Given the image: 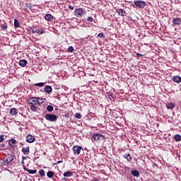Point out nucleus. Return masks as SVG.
Returning a JSON list of instances; mask_svg holds the SVG:
<instances>
[{
	"label": "nucleus",
	"instance_id": "1",
	"mask_svg": "<svg viewBox=\"0 0 181 181\" xmlns=\"http://www.w3.org/2000/svg\"><path fill=\"white\" fill-rule=\"evenodd\" d=\"M93 138L94 141L98 142V144H100V142H103V141L105 142L106 139L105 136L101 134H97V133L93 134Z\"/></svg>",
	"mask_w": 181,
	"mask_h": 181
},
{
	"label": "nucleus",
	"instance_id": "2",
	"mask_svg": "<svg viewBox=\"0 0 181 181\" xmlns=\"http://www.w3.org/2000/svg\"><path fill=\"white\" fill-rule=\"evenodd\" d=\"M45 119L50 121V122H56L57 121V115L53 114H46Z\"/></svg>",
	"mask_w": 181,
	"mask_h": 181
},
{
	"label": "nucleus",
	"instance_id": "3",
	"mask_svg": "<svg viewBox=\"0 0 181 181\" xmlns=\"http://www.w3.org/2000/svg\"><path fill=\"white\" fill-rule=\"evenodd\" d=\"M84 9L82 8H76L74 10V15L75 16H77V18H81L83 15H84Z\"/></svg>",
	"mask_w": 181,
	"mask_h": 181
},
{
	"label": "nucleus",
	"instance_id": "4",
	"mask_svg": "<svg viewBox=\"0 0 181 181\" xmlns=\"http://www.w3.org/2000/svg\"><path fill=\"white\" fill-rule=\"evenodd\" d=\"M81 149H83V147L80 146H75L72 148V151L74 153V155H76L78 156V155H80V152H81Z\"/></svg>",
	"mask_w": 181,
	"mask_h": 181
},
{
	"label": "nucleus",
	"instance_id": "5",
	"mask_svg": "<svg viewBox=\"0 0 181 181\" xmlns=\"http://www.w3.org/2000/svg\"><path fill=\"white\" fill-rule=\"evenodd\" d=\"M134 5H136V6L137 8L142 9V8H145V1L136 0V1H134Z\"/></svg>",
	"mask_w": 181,
	"mask_h": 181
},
{
	"label": "nucleus",
	"instance_id": "6",
	"mask_svg": "<svg viewBox=\"0 0 181 181\" xmlns=\"http://www.w3.org/2000/svg\"><path fill=\"white\" fill-rule=\"evenodd\" d=\"M26 104H30V105H36V97H32L28 98L26 100Z\"/></svg>",
	"mask_w": 181,
	"mask_h": 181
},
{
	"label": "nucleus",
	"instance_id": "7",
	"mask_svg": "<svg viewBox=\"0 0 181 181\" xmlns=\"http://www.w3.org/2000/svg\"><path fill=\"white\" fill-rule=\"evenodd\" d=\"M13 159H15V156L12 154H7L5 160L6 163L10 165L11 162H13Z\"/></svg>",
	"mask_w": 181,
	"mask_h": 181
},
{
	"label": "nucleus",
	"instance_id": "8",
	"mask_svg": "<svg viewBox=\"0 0 181 181\" xmlns=\"http://www.w3.org/2000/svg\"><path fill=\"white\" fill-rule=\"evenodd\" d=\"M9 166V164L6 161L5 159H1L0 160V168H2L3 169H8Z\"/></svg>",
	"mask_w": 181,
	"mask_h": 181
},
{
	"label": "nucleus",
	"instance_id": "9",
	"mask_svg": "<svg viewBox=\"0 0 181 181\" xmlns=\"http://www.w3.org/2000/svg\"><path fill=\"white\" fill-rule=\"evenodd\" d=\"M35 136L32 135H28L26 136V142H28V144H33V142H35Z\"/></svg>",
	"mask_w": 181,
	"mask_h": 181
},
{
	"label": "nucleus",
	"instance_id": "10",
	"mask_svg": "<svg viewBox=\"0 0 181 181\" xmlns=\"http://www.w3.org/2000/svg\"><path fill=\"white\" fill-rule=\"evenodd\" d=\"M173 81H174V83H177V84H179V83H181V77L179 76H174L172 78Z\"/></svg>",
	"mask_w": 181,
	"mask_h": 181
},
{
	"label": "nucleus",
	"instance_id": "11",
	"mask_svg": "<svg viewBox=\"0 0 181 181\" xmlns=\"http://www.w3.org/2000/svg\"><path fill=\"white\" fill-rule=\"evenodd\" d=\"M18 64L21 67H26V64H28V61L26 59H21Z\"/></svg>",
	"mask_w": 181,
	"mask_h": 181
},
{
	"label": "nucleus",
	"instance_id": "12",
	"mask_svg": "<svg viewBox=\"0 0 181 181\" xmlns=\"http://www.w3.org/2000/svg\"><path fill=\"white\" fill-rule=\"evenodd\" d=\"M173 23H174V25L179 26L180 25H181V20L179 18H175L173 19Z\"/></svg>",
	"mask_w": 181,
	"mask_h": 181
},
{
	"label": "nucleus",
	"instance_id": "13",
	"mask_svg": "<svg viewBox=\"0 0 181 181\" xmlns=\"http://www.w3.org/2000/svg\"><path fill=\"white\" fill-rule=\"evenodd\" d=\"M22 152L24 155H29V153H30V150L29 147H23L22 148Z\"/></svg>",
	"mask_w": 181,
	"mask_h": 181
},
{
	"label": "nucleus",
	"instance_id": "14",
	"mask_svg": "<svg viewBox=\"0 0 181 181\" xmlns=\"http://www.w3.org/2000/svg\"><path fill=\"white\" fill-rule=\"evenodd\" d=\"M117 13H119V15L120 16H125V13H127V11H125V10L122 9V8H119L117 10Z\"/></svg>",
	"mask_w": 181,
	"mask_h": 181
},
{
	"label": "nucleus",
	"instance_id": "15",
	"mask_svg": "<svg viewBox=\"0 0 181 181\" xmlns=\"http://www.w3.org/2000/svg\"><path fill=\"white\" fill-rule=\"evenodd\" d=\"M131 173L132 176H134L135 177H139V176H141V175L139 174V171L136 170H132Z\"/></svg>",
	"mask_w": 181,
	"mask_h": 181
},
{
	"label": "nucleus",
	"instance_id": "16",
	"mask_svg": "<svg viewBox=\"0 0 181 181\" xmlns=\"http://www.w3.org/2000/svg\"><path fill=\"white\" fill-rule=\"evenodd\" d=\"M53 88H52V86H46L45 87V93H47L48 94H50L52 93Z\"/></svg>",
	"mask_w": 181,
	"mask_h": 181
},
{
	"label": "nucleus",
	"instance_id": "17",
	"mask_svg": "<svg viewBox=\"0 0 181 181\" xmlns=\"http://www.w3.org/2000/svg\"><path fill=\"white\" fill-rule=\"evenodd\" d=\"M35 103L38 104V105H42V104H43V98L35 97Z\"/></svg>",
	"mask_w": 181,
	"mask_h": 181
},
{
	"label": "nucleus",
	"instance_id": "18",
	"mask_svg": "<svg viewBox=\"0 0 181 181\" xmlns=\"http://www.w3.org/2000/svg\"><path fill=\"white\" fill-rule=\"evenodd\" d=\"M45 18L48 22H52V21H53V16H52V14H47Z\"/></svg>",
	"mask_w": 181,
	"mask_h": 181
},
{
	"label": "nucleus",
	"instance_id": "19",
	"mask_svg": "<svg viewBox=\"0 0 181 181\" xmlns=\"http://www.w3.org/2000/svg\"><path fill=\"white\" fill-rule=\"evenodd\" d=\"M11 115H18V110L15 107H13L10 110Z\"/></svg>",
	"mask_w": 181,
	"mask_h": 181
},
{
	"label": "nucleus",
	"instance_id": "20",
	"mask_svg": "<svg viewBox=\"0 0 181 181\" xmlns=\"http://www.w3.org/2000/svg\"><path fill=\"white\" fill-rule=\"evenodd\" d=\"M123 158H124V159H127V162H131V160H132V157H131V154L129 153L124 154L123 156Z\"/></svg>",
	"mask_w": 181,
	"mask_h": 181
},
{
	"label": "nucleus",
	"instance_id": "21",
	"mask_svg": "<svg viewBox=\"0 0 181 181\" xmlns=\"http://www.w3.org/2000/svg\"><path fill=\"white\" fill-rule=\"evenodd\" d=\"M168 110H173L175 108V103H169L166 105Z\"/></svg>",
	"mask_w": 181,
	"mask_h": 181
},
{
	"label": "nucleus",
	"instance_id": "22",
	"mask_svg": "<svg viewBox=\"0 0 181 181\" xmlns=\"http://www.w3.org/2000/svg\"><path fill=\"white\" fill-rule=\"evenodd\" d=\"M71 176H73V173L68 171V172H65L64 173V177H71Z\"/></svg>",
	"mask_w": 181,
	"mask_h": 181
},
{
	"label": "nucleus",
	"instance_id": "23",
	"mask_svg": "<svg viewBox=\"0 0 181 181\" xmlns=\"http://www.w3.org/2000/svg\"><path fill=\"white\" fill-rule=\"evenodd\" d=\"M38 173H39L40 176H41V177H45V176H46V174L45 173V170L40 169L38 171Z\"/></svg>",
	"mask_w": 181,
	"mask_h": 181
},
{
	"label": "nucleus",
	"instance_id": "24",
	"mask_svg": "<svg viewBox=\"0 0 181 181\" xmlns=\"http://www.w3.org/2000/svg\"><path fill=\"white\" fill-rule=\"evenodd\" d=\"M14 26L15 28H21V23H19V21H18V19L14 20Z\"/></svg>",
	"mask_w": 181,
	"mask_h": 181
},
{
	"label": "nucleus",
	"instance_id": "25",
	"mask_svg": "<svg viewBox=\"0 0 181 181\" xmlns=\"http://www.w3.org/2000/svg\"><path fill=\"white\" fill-rule=\"evenodd\" d=\"M174 138H175V140L177 142H180V141H181V136H180V134H175Z\"/></svg>",
	"mask_w": 181,
	"mask_h": 181
},
{
	"label": "nucleus",
	"instance_id": "26",
	"mask_svg": "<svg viewBox=\"0 0 181 181\" xmlns=\"http://www.w3.org/2000/svg\"><path fill=\"white\" fill-rule=\"evenodd\" d=\"M47 177L52 178L54 176V173L53 171H48L47 173Z\"/></svg>",
	"mask_w": 181,
	"mask_h": 181
},
{
	"label": "nucleus",
	"instance_id": "27",
	"mask_svg": "<svg viewBox=\"0 0 181 181\" xmlns=\"http://www.w3.org/2000/svg\"><path fill=\"white\" fill-rule=\"evenodd\" d=\"M15 144H16V140H15L14 139H11L8 142V144L10 146H13V145H15Z\"/></svg>",
	"mask_w": 181,
	"mask_h": 181
},
{
	"label": "nucleus",
	"instance_id": "28",
	"mask_svg": "<svg viewBox=\"0 0 181 181\" xmlns=\"http://www.w3.org/2000/svg\"><path fill=\"white\" fill-rule=\"evenodd\" d=\"M26 172H28L30 175H35L37 172V170H26Z\"/></svg>",
	"mask_w": 181,
	"mask_h": 181
},
{
	"label": "nucleus",
	"instance_id": "29",
	"mask_svg": "<svg viewBox=\"0 0 181 181\" xmlns=\"http://www.w3.org/2000/svg\"><path fill=\"white\" fill-rule=\"evenodd\" d=\"M54 110V107H53L50 105L47 107V111H48L49 112H52V111H53Z\"/></svg>",
	"mask_w": 181,
	"mask_h": 181
},
{
	"label": "nucleus",
	"instance_id": "30",
	"mask_svg": "<svg viewBox=\"0 0 181 181\" xmlns=\"http://www.w3.org/2000/svg\"><path fill=\"white\" fill-rule=\"evenodd\" d=\"M38 35H43L45 33V30L42 28L40 29H37V33Z\"/></svg>",
	"mask_w": 181,
	"mask_h": 181
},
{
	"label": "nucleus",
	"instance_id": "31",
	"mask_svg": "<svg viewBox=\"0 0 181 181\" xmlns=\"http://www.w3.org/2000/svg\"><path fill=\"white\" fill-rule=\"evenodd\" d=\"M35 105H30V110L31 111H33V112H36V106H35Z\"/></svg>",
	"mask_w": 181,
	"mask_h": 181
},
{
	"label": "nucleus",
	"instance_id": "32",
	"mask_svg": "<svg viewBox=\"0 0 181 181\" xmlns=\"http://www.w3.org/2000/svg\"><path fill=\"white\" fill-rule=\"evenodd\" d=\"M43 86H45V83H42V82L35 84V87H43Z\"/></svg>",
	"mask_w": 181,
	"mask_h": 181
},
{
	"label": "nucleus",
	"instance_id": "33",
	"mask_svg": "<svg viewBox=\"0 0 181 181\" xmlns=\"http://www.w3.org/2000/svg\"><path fill=\"white\" fill-rule=\"evenodd\" d=\"M1 30H6V29H8V25L6 24H4L1 26Z\"/></svg>",
	"mask_w": 181,
	"mask_h": 181
},
{
	"label": "nucleus",
	"instance_id": "34",
	"mask_svg": "<svg viewBox=\"0 0 181 181\" xmlns=\"http://www.w3.org/2000/svg\"><path fill=\"white\" fill-rule=\"evenodd\" d=\"M74 117H75V118H77L78 119H81V114H80V113H76Z\"/></svg>",
	"mask_w": 181,
	"mask_h": 181
},
{
	"label": "nucleus",
	"instance_id": "35",
	"mask_svg": "<svg viewBox=\"0 0 181 181\" xmlns=\"http://www.w3.org/2000/svg\"><path fill=\"white\" fill-rule=\"evenodd\" d=\"M68 51L69 52V53H73V52H74V47H73L72 46L69 47Z\"/></svg>",
	"mask_w": 181,
	"mask_h": 181
},
{
	"label": "nucleus",
	"instance_id": "36",
	"mask_svg": "<svg viewBox=\"0 0 181 181\" xmlns=\"http://www.w3.org/2000/svg\"><path fill=\"white\" fill-rule=\"evenodd\" d=\"M31 32H32V33H37V29H36L35 27H33L31 28Z\"/></svg>",
	"mask_w": 181,
	"mask_h": 181
},
{
	"label": "nucleus",
	"instance_id": "37",
	"mask_svg": "<svg viewBox=\"0 0 181 181\" xmlns=\"http://www.w3.org/2000/svg\"><path fill=\"white\" fill-rule=\"evenodd\" d=\"M3 141H5L4 134L0 135V144L1 142H3Z\"/></svg>",
	"mask_w": 181,
	"mask_h": 181
},
{
	"label": "nucleus",
	"instance_id": "38",
	"mask_svg": "<svg viewBox=\"0 0 181 181\" xmlns=\"http://www.w3.org/2000/svg\"><path fill=\"white\" fill-rule=\"evenodd\" d=\"M98 37H105L103 33H100L98 35Z\"/></svg>",
	"mask_w": 181,
	"mask_h": 181
},
{
	"label": "nucleus",
	"instance_id": "39",
	"mask_svg": "<svg viewBox=\"0 0 181 181\" xmlns=\"http://www.w3.org/2000/svg\"><path fill=\"white\" fill-rule=\"evenodd\" d=\"M88 22H93L94 21V18L91 16H89L87 19Z\"/></svg>",
	"mask_w": 181,
	"mask_h": 181
},
{
	"label": "nucleus",
	"instance_id": "40",
	"mask_svg": "<svg viewBox=\"0 0 181 181\" xmlns=\"http://www.w3.org/2000/svg\"><path fill=\"white\" fill-rule=\"evenodd\" d=\"M136 54L137 57H144V54H142L136 53Z\"/></svg>",
	"mask_w": 181,
	"mask_h": 181
},
{
	"label": "nucleus",
	"instance_id": "41",
	"mask_svg": "<svg viewBox=\"0 0 181 181\" xmlns=\"http://www.w3.org/2000/svg\"><path fill=\"white\" fill-rule=\"evenodd\" d=\"M69 9H71V11H73L74 9V7L71 5L68 6Z\"/></svg>",
	"mask_w": 181,
	"mask_h": 181
},
{
	"label": "nucleus",
	"instance_id": "42",
	"mask_svg": "<svg viewBox=\"0 0 181 181\" xmlns=\"http://www.w3.org/2000/svg\"><path fill=\"white\" fill-rule=\"evenodd\" d=\"M155 166H158V165L156 164V163H153V167L155 168Z\"/></svg>",
	"mask_w": 181,
	"mask_h": 181
},
{
	"label": "nucleus",
	"instance_id": "43",
	"mask_svg": "<svg viewBox=\"0 0 181 181\" xmlns=\"http://www.w3.org/2000/svg\"><path fill=\"white\" fill-rule=\"evenodd\" d=\"M23 169L24 170H28L29 169L26 168V167L25 165H23Z\"/></svg>",
	"mask_w": 181,
	"mask_h": 181
},
{
	"label": "nucleus",
	"instance_id": "44",
	"mask_svg": "<svg viewBox=\"0 0 181 181\" xmlns=\"http://www.w3.org/2000/svg\"><path fill=\"white\" fill-rule=\"evenodd\" d=\"M66 118H69V114L65 115Z\"/></svg>",
	"mask_w": 181,
	"mask_h": 181
},
{
	"label": "nucleus",
	"instance_id": "45",
	"mask_svg": "<svg viewBox=\"0 0 181 181\" xmlns=\"http://www.w3.org/2000/svg\"><path fill=\"white\" fill-rule=\"evenodd\" d=\"M21 163H22V165H24L25 164V161H23V160Z\"/></svg>",
	"mask_w": 181,
	"mask_h": 181
},
{
	"label": "nucleus",
	"instance_id": "46",
	"mask_svg": "<svg viewBox=\"0 0 181 181\" xmlns=\"http://www.w3.org/2000/svg\"><path fill=\"white\" fill-rule=\"evenodd\" d=\"M93 181H100V180H98V179H95Z\"/></svg>",
	"mask_w": 181,
	"mask_h": 181
},
{
	"label": "nucleus",
	"instance_id": "47",
	"mask_svg": "<svg viewBox=\"0 0 181 181\" xmlns=\"http://www.w3.org/2000/svg\"><path fill=\"white\" fill-rule=\"evenodd\" d=\"M2 146H5V144H3Z\"/></svg>",
	"mask_w": 181,
	"mask_h": 181
},
{
	"label": "nucleus",
	"instance_id": "48",
	"mask_svg": "<svg viewBox=\"0 0 181 181\" xmlns=\"http://www.w3.org/2000/svg\"><path fill=\"white\" fill-rule=\"evenodd\" d=\"M23 159H25V157H23Z\"/></svg>",
	"mask_w": 181,
	"mask_h": 181
}]
</instances>
